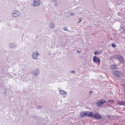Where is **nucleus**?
Here are the masks:
<instances>
[{
	"mask_svg": "<svg viewBox=\"0 0 125 125\" xmlns=\"http://www.w3.org/2000/svg\"><path fill=\"white\" fill-rule=\"evenodd\" d=\"M116 65H111V68H112V69H115L116 68Z\"/></svg>",
	"mask_w": 125,
	"mask_h": 125,
	"instance_id": "nucleus-13",
	"label": "nucleus"
},
{
	"mask_svg": "<svg viewBox=\"0 0 125 125\" xmlns=\"http://www.w3.org/2000/svg\"><path fill=\"white\" fill-rule=\"evenodd\" d=\"M20 15V13L18 10L14 11L12 13V16L13 17H18Z\"/></svg>",
	"mask_w": 125,
	"mask_h": 125,
	"instance_id": "nucleus-4",
	"label": "nucleus"
},
{
	"mask_svg": "<svg viewBox=\"0 0 125 125\" xmlns=\"http://www.w3.org/2000/svg\"><path fill=\"white\" fill-rule=\"evenodd\" d=\"M117 104H118V105H125V102L118 101Z\"/></svg>",
	"mask_w": 125,
	"mask_h": 125,
	"instance_id": "nucleus-10",
	"label": "nucleus"
},
{
	"mask_svg": "<svg viewBox=\"0 0 125 125\" xmlns=\"http://www.w3.org/2000/svg\"><path fill=\"white\" fill-rule=\"evenodd\" d=\"M60 94H62V95H66V92L65 91L63 90H61L60 91Z\"/></svg>",
	"mask_w": 125,
	"mask_h": 125,
	"instance_id": "nucleus-11",
	"label": "nucleus"
},
{
	"mask_svg": "<svg viewBox=\"0 0 125 125\" xmlns=\"http://www.w3.org/2000/svg\"><path fill=\"white\" fill-rule=\"evenodd\" d=\"M80 116L82 118H84V117H90L92 116V112L89 111L82 112H81Z\"/></svg>",
	"mask_w": 125,
	"mask_h": 125,
	"instance_id": "nucleus-1",
	"label": "nucleus"
},
{
	"mask_svg": "<svg viewBox=\"0 0 125 125\" xmlns=\"http://www.w3.org/2000/svg\"><path fill=\"white\" fill-rule=\"evenodd\" d=\"M41 4V1L40 0H34L33 6H39Z\"/></svg>",
	"mask_w": 125,
	"mask_h": 125,
	"instance_id": "nucleus-6",
	"label": "nucleus"
},
{
	"mask_svg": "<svg viewBox=\"0 0 125 125\" xmlns=\"http://www.w3.org/2000/svg\"><path fill=\"white\" fill-rule=\"evenodd\" d=\"M108 102H111V103H113V102H114V100H109L108 101Z\"/></svg>",
	"mask_w": 125,
	"mask_h": 125,
	"instance_id": "nucleus-15",
	"label": "nucleus"
},
{
	"mask_svg": "<svg viewBox=\"0 0 125 125\" xmlns=\"http://www.w3.org/2000/svg\"><path fill=\"white\" fill-rule=\"evenodd\" d=\"M71 73H75V71H71Z\"/></svg>",
	"mask_w": 125,
	"mask_h": 125,
	"instance_id": "nucleus-18",
	"label": "nucleus"
},
{
	"mask_svg": "<svg viewBox=\"0 0 125 125\" xmlns=\"http://www.w3.org/2000/svg\"><path fill=\"white\" fill-rule=\"evenodd\" d=\"M112 46L113 47H116V45L115 44L112 43Z\"/></svg>",
	"mask_w": 125,
	"mask_h": 125,
	"instance_id": "nucleus-14",
	"label": "nucleus"
},
{
	"mask_svg": "<svg viewBox=\"0 0 125 125\" xmlns=\"http://www.w3.org/2000/svg\"><path fill=\"white\" fill-rule=\"evenodd\" d=\"M105 102H106V101L103 100H101L99 101V102L97 103V105L98 106V107H101V106H102L103 104L105 103Z\"/></svg>",
	"mask_w": 125,
	"mask_h": 125,
	"instance_id": "nucleus-5",
	"label": "nucleus"
},
{
	"mask_svg": "<svg viewBox=\"0 0 125 125\" xmlns=\"http://www.w3.org/2000/svg\"><path fill=\"white\" fill-rule=\"evenodd\" d=\"M90 117H91V118H94L95 119H97L98 120L102 118V116H101V115L97 113H96L94 115H93V113H92V116Z\"/></svg>",
	"mask_w": 125,
	"mask_h": 125,
	"instance_id": "nucleus-2",
	"label": "nucleus"
},
{
	"mask_svg": "<svg viewBox=\"0 0 125 125\" xmlns=\"http://www.w3.org/2000/svg\"><path fill=\"white\" fill-rule=\"evenodd\" d=\"M77 52H78V53H80L81 52L79 51H77Z\"/></svg>",
	"mask_w": 125,
	"mask_h": 125,
	"instance_id": "nucleus-17",
	"label": "nucleus"
},
{
	"mask_svg": "<svg viewBox=\"0 0 125 125\" xmlns=\"http://www.w3.org/2000/svg\"><path fill=\"white\" fill-rule=\"evenodd\" d=\"M113 75L114 77L118 78V77H120V76H121V73L119 72L118 71H115L113 72Z\"/></svg>",
	"mask_w": 125,
	"mask_h": 125,
	"instance_id": "nucleus-8",
	"label": "nucleus"
},
{
	"mask_svg": "<svg viewBox=\"0 0 125 125\" xmlns=\"http://www.w3.org/2000/svg\"><path fill=\"white\" fill-rule=\"evenodd\" d=\"M114 58H116V59H118L119 60H120V62H121V63H124V58H123V57L120 56V55H115L114 56Z\"/></svg>",
	"mask_w": 125,
	"mask_h": 125,
	"instance_id": "nucleus-3",
	"label": "nucleus"
},
{
	"mask_svg": "<svg viewBox=\"0 0 125 125\" xmlns=\"http://www.w3.org/2000/svg\"><path fill=\"white\" fill-rule=\"evenodd\" d=\"M39 55H40V54L38 53H34L32 55V58H33V59H37V57H38Z\"/></svg>",
	"mask_w": 125,
	"mask_h": 125,
	"instance_id": "nucleus-9",
	"label": "nucleus"
},
{
	"mask_svg": "<svg viewBox=\"0 0 125 125\" xmlns=\"http://www.w3.org/2000/svg\"><path fill=\"white\" fill-rule=\"evenodd\" d=\"M89 93L90 94V93H92V91H90V92H89Z\"/></svg>",
	"mask_w": 125,
	"mask_h": 125,
	"instance_id": "nucleus-16",
	"label": "nucleus"
},
{
	"mask_svg": "<svg viewBox=\"0 0 125 125\" xmlns=\"http://www.w3.org/2000/svg\"><path fill=\"white\" fill-rule=\"evenodd\" d=\"M93 61L94 62H97V63H99V64H100V59L96 57V56L93 57Z\"/></svg>",
	"mask_w": 125,
	"mask_h": 125,
	"instance_id": "nucleus-7",
	"label": "nucleus"
},
{
	"mask_svg": "<svg viewBox=\"0 0 125 125\" xmlns=\"http://www.w3.org/2000/svg\"><path fill=\"white\" fill-rule=\"evenodd\" d=\"M94 54L95 55H98V54H100V53H99V51H96L94 53Z\"/></svg>",
	"mask_w": 125,
	"mask_h": 125,
	"instance_id": "nucleus-12",
	"label": "nucleus"
}]
</instances>
